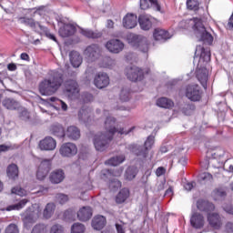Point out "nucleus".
Listing matches in <instances>:
<instances>
[{
    "instance_id": "1",
    "label": "nucleus",
    "mask_w": 233,
    "mask_h": 233,
    "mask_svg": "<svg viewBox=\"0 0 233 233\" xmlns=\"http://www.w3.org/2000/svg\"><path fill=\"white\" fill-rule=\"evenodd\" d=\"M65 83L63 73L54 71L39 84V92L42 96H53Z\"/></svg>"
},
{
    "instance_id": "2",
    "label": "nucleus",
    "mask_w": 233,
    "mask_h": 233,
    "mask_svg": "<svg viewBox=\"0 0 233 233\" xmlns=\"http://www.w3.org/2000/svg\"><path fill=\"white\" fill-rule=\"evenodd\" d=\"M84 57L87 63H96L103 57V47L99 44H91L84 50Z\"/></svg>"
},
{
    "instance_id": "3",
    "label": "nucleus",
    "mask_w": 233,
    "mask_h": 233,
    "mask_svg": "<svg viewBox=\"0 0 233 233\" xmlns=\"http://www.w3.org/2000/svg\"><path fill=\"white\" fill-rule=\"evenodd\" d=\"M154 146V136H149L146 140L144 146H137V145H129L128 150L136 154L138 157H142V159L147 158L148 156V151Z\"/></svg>"
},
{
    "instance_id": "4",
    "label": "nucleus",
    "mask_w": 233,
    "mask_h": 233,
    "mask_svg": "<svg viewBox=\"0 0 233 233\" xmlns=\"http://www.w3.org/2000/svg\"><path fill=\"white\" fill-rule=\"evenodd\" d=\"M194 30L195 35L199 41H202V43H207L208 45H212L214 37L207 31V28L201 20L195 19Z\"/></svg>"
},
{
    "instance_id": "5",
    "label": "nucleus",
    "mask_w": 233,
    "mask_h": 233,
    "mask_svg": "<svg viewBox=\"0 0 233 233\" xmlns=\"http://www.w3.org/2000/svg\"><path fill=\"white\" fill-rule=\"evenodd\" d=\"M112 139H114V137L109 136L106 133H97L93 139L96 150L98 152H105L110 146V141H112Z\"/></svg>"
},
{
    "instance_id": "6",
    "label": "nucleus",
    "mask_w": 233,
    "mask_h": 233,
    "mask_svg": "<svg viewBox=\"0 0 233 233\" xmlns=\"http://www.w3.org/2000/svg\"><path fill=\"white\" fill-rule=\"evenodd\" d=\"M127 40L131 46L138 48L140 52H143L144 54L148 52V40H147V37L141 35L130 34L127 36Z\"/></svg>"
},
{
    "instance_id": "7",
    "label": "nucleus",
    "mask_w": 233,
    "mask_h": 233,
    "mask_svg": "<svg viewBox=\"0 0 233 233\" xmlns=\"http://www.w3.org/2000/svg\"><path fill=\"white\" fill-rule=\"evenodd\" d=\"M105 128L106 132L105 134H107V136H111V137H114V134L116 132H118L121 136L125 134L127 136V134H130L131 130H134V127H131L129 130H125V128H116V118L113 116H107L105 121Z\"/></svg>"
},
{
    "instance_id": "8",
    "label": "nucleus",
    "mask_w": 233,
    "mask_h": 233,
    "mask_svg": "<svg viewBox=\"0 0 233 233\" xmlns=\"http://www.w3.org/2000/svg\"><path fill=\"white\" fill-rule=\"evenodd\" d=\"M126 76L129 81L136 83V81H143L145 73L143 72V69L133 66L126 68Z\"/></svg>"
},
{
    "instance_id": "9",
    "label": "nucleus",
    "mask_w": 233,
    "mask_h": 233,
    "mask_svg": "<svg viewBox=\"0 0 233 233\" xmlns=\"http://www.w3.org/2000/svg\"><path fill=\"white\" fill-rule=\"evenodd\" d=\"M186 97L190 101H199L201 99V87L198 85H188L186 86Z\"/></svg>"
},
{
    "instance_id": "10",
    "label": "nucleus",
    "mask_w": 233,
    "mask_h": 233,
    "mask_svg": "<svg viewBox=\"0 0 233 233\" xmlns=\"http://www.w3.org/2000/svg\"><path fill=\"white\" fill-rule=\"evenodd\" d=\"M52 169V159H44L41 161L38 170L36 172V177L40 181H43L46 176H48V172Z\"/></svg>"
},
{
    "instance_id": "11",
    "label": "nucleus",
    "mask_w": 233,
    "mask_h": 233,
    "mask_svg": "<svg viewBox=\"0 0 233 233\" xmlns=\"http://www.w3.org/2000/svg\"><path fill=\"white\" fill-rule=\"evenodd\" d=\"M60 156L62 157H74L77 154V146L74 143H65L60 147Z\"/></svg>"
},
{
    "instance_id": "12",
    "label": "nucleus",
    "mask_w": 233,
    "mask_h": 233,
    "mask_svg": "<svg viewBox=\"0 0 233 233\" xmlns=\"http://www.w3.org/2000/svg\"><path fill=\"white\" fill-rule=\"evenodd\" d=\"M106 48L111 54H119L123 52L125 44L119 39H111L106 43Z\"/></svg>"
},
{
    "instance_id": "13",
    "label": "nucleus",
    "mask_w": 233,
    "mask_h": 233,
    "mask_svg": "<svg viewBox=\"0 0 233 233\" xmlns=\"http://www.w3.org/2000/svg\"><path fill=\"white\" fill-rule=\"evenodd\" d=\"M94 85L96 88H106L110 85V77L106 73L99 72L95 76Z\"/></svg>"
},
{
    "instance_id": "14",
    "label": "nucleus",
    "mask_w": 233,
    "mask_h": 233,
    "mask_svg": "<svg viewBox=\"0 0 233 233\" xmlns=\"http://www.w3.org/2000/svg\"><path fill=\"white\" fill-rule=\"evenodd\" d=\"M65 93L68 97H74L76 94H79V88L77 86V82L75 79H67L64 83Z\"/></svg>"
},
{
    "instance_id": "15",
    "label": "nucleus",
    "mask_w": 233,
    "mask_h": 233,
    "mask_svg": "<svg viewBox=\"0 0 233 233\" xmlns=\"http://www.w3.org/2000/svg\"><path fill=\"white\" fill-rule=\"evenodd\" d=\"M23 222L25 227L27 225H34L37 219H39V211H34L32 208H28L23 215Z\"/></svg>"
},
{
    "instance_id": "16",
    "label": "nucleus",
    "mask_w": 233,
    "mask_h": 233,
    "mask_svg": "<svg viewBox=\"0 0 233 233\" xmlns=\"http://www.w3.org/2000/svg\"><path fill=\"white\" fill-rule=\"evenodd\" d=\"M208 221L211 228H214V230H220L221 227H223V219L218 213L208 214Z\"/></svg>"
},
{
    "instance_id": "17",
    "label": "nucleus",
    "mask_w": 233,
    "mask_h": 233,
    "mask_svg": "<svg viewBox=\"0 0 233 233\" xmlns=\"http://www.w3.org/2000/svg\"><path fill=\"white\" fill-rule=\"evenodd\" d=\"M190 225L193 228H203L205 227V217L199 212H192Z\"/></svg>"
},
{
    "instance_id": "18",
    "label": "nucleus",
    "mask_w": 233,
    "mask_h": 233,
    "mask_svg": "<svg viewBox=\"0 0 233 233\" xmlns=\"http://www.w3.org/2000/svg\"><path fill=\"white\" fill-rule=\"evenodd\" d=\"M18 21H20L21 25H25V26H29V28H32L35 32H39L37 28H40V30H45V26L41 25L39 22H35L34 18L30 17H19Z\"/></svg>"
},
{
    "instance_id": "19",
    "label": "nucleus",
    "mask_w": 233,
    "mask_h": 233,
    "mask_svg": "<svg viewBox=\"0 0 233 233\" xmlns=\"http://www.w3.org/2000/svg\"><path fill=\"white\" fill-rule=\"evenodd\" d=\"M57 142L52 137H46L39 142V148L41 150H56Z\"/></svg>"
},
{
    "instance_id": "20",
    "label": "nucleus",
    "mask_w": 233,
    "mask_h": 233,
    "mask_svg": "<svg viewBox=\"0 0 233 233\" xmlns=\"http://www.w3.org/2000/svg\"><path fill=\"white\" fill-rule=\"evenodd\" d=\"M197 78L202 85L203 88H207V83L208 81V70H207V67L199 66V64L198 65Z\"/></svg>"
},
{
    "instance_id": "21",
    "label": "nucleus",
    "mask_w": 233,
    "mask_h": 233,
    "mask_svg": "<svg viewBox=\"0 0 233 233\" xmlns=\"http://www.w3.org/2000/svg\"><path fill=\"white\" fill-rule=\"evenodd\" d=\"M49 132L51 136H55V137H58V139L66 137L65 127L59 123L52 124L49 127Z\"/></svg>"
},
{
    "instance_id": "22",
    "label": "nucleus",
    "mask_w": 233,
    "mask_h": 233,
    "mask_svg": "<svg viewBox=\"0 0 233 233\" xmlns=\"http://www.w3.org/2000/svg\"><path fill=\"white\" fill-rule=\"evenodd\" d=\"M123 26L128 30L136 28V26H137V15L134 14H127L123 18Z\"/></svg>"
},
{
    "instance_id": "23",
    "label": "nucleus",
    "mask_w": 233,
    "mask_h": 233,
    "mask_svg": "<svg viewBox=\"0 0 233 233\" xmlns=\"http://www.w3.org/2000/svg\"><path fill=\"white\" fill-rule=\"evenodd\" d=\"M197 208L200 212H212L215 210L216 207L208 200L198 199L197 201Z\"/></svg>"
},
{
    "instance_id": "24",
    "label": "nucleus",
    "mask_w": 233,
    "mask_h": 233,
    "mask_svg": "<svg viewBox=\"0 0 233 233\" xmlns=\"http://www.w3.org/2000/svg\"><path fill=\"white\" fill-rule=\"evenodd\" d=\"M65 180V171L62 169H56L53 171L49 176V181L53 183V185H59V183H63Z\"/></svg>"
},
{
    "instance_id": "25",
    "label": "nucleus",
    "mask_w": 233,
    "mask_h": 233,
    "mask_svg": "<svg viewBox=\"0 0 233 233\" xmlns=\"http://www.w3.org/2000/svg\"><path fill=\"white\" fill-rule=\"evenodd\" d=\"M153 36L155 41H160L161 43H165V41L170 39V34H168V31L161 28H156L154 30Z\"/></svg>"
},
{
    "instance_id": "26",
    "label": "nucleus",
    "mask_w": 233,
    "mask_h": 233,
    "mask_svg": "<svg viewBox=\"0 0 233 233\" xmlns=\"http://www.w3.org/2000/svg\"><path fill=\"white\" fill-rule=\"evenodd\" d=\"M199 52H200V58L198 63H201V61H203V63H209L210 51L208 49L206 50V48L202 47L201 46H198L195 52V56H199Z\"/></svg>"
},
{
    "instance_id": "27",
    "label": "nucleus",
    "mask_w": 233,
    "mask_h": 233,
    "mask_svg": "<svg viewBox=\"0 0 233 233\" xmlns=\"http://www.w3.org/2000/svg\"><path fill=\"white\" fill-rule=\"evenodd\" d=\"M92 117V109L90 107L83 106L78 112V119L81 123H89Z\"/></svg>"
},
{
    "instance_id": "28",
    "label": "nucleus",
    "mask_w": 233,
    "mask_h": 233,
    "mask_svg": "<svg viewBox=\"0 0 233 233\" xmlns=\"http://www.w3.org/2000/svg\"><path fill=\"white\" fill-rule=\"evenodd\" d=\"M58 34L61 37H70L76 34V27L72 24H66L60 27Z\"/></svg>"
},
{
    "instance_id": "29",
    "label": "nucleus",
    "mask_w": 233,
    "mask_h": 233,
    "mask_svg": "<svg viewBox=\"0 0 233 233\" xmlns=\"http://www.w3.org/2000/svg\"><path fill=\"white\" fill-rule=\"evenodd\" d=\"M92 218V208L90 207H83L77 212V219L79 221H88Z\"/></svg>"
},
{
    "instance_id": "30",
    "label": "nucleus",
    "mask_w": 233,
    "mask_h": 233,
    "mask_svg": "<svg viewBox=\"0 0 233 233\" xmlns=\"http://www.w3.org/2000/svg\"><path fill=\"white\" fill-rule=\"evenodd\" d=\"M138 25L141 30L148 31L152 28V19L147 15H140L138 16Z\"/></svg>"
},
{
    "instance_id": "31",
    "label": "nucleus",
    "mask_w": 233,
    "mask_h": 233,
    "mask_svg": "<svg viewBox=\"0 0 233 233\" xmlns=\"http://www.w3.org/2000/svg\"><path fill=\"white\" fill-rule=\"evenodd\" d=\"M66 137L73 141H77L81 137V131L76 126H70L66 131Z\"/></svg>"
},
{
    "instance_id": "32",
    "label": "nucleus",
    "mask_w": 233,
    "mask_h": 233,
    "mask_svg": "<svg viewBox=\"0 0 233 233\" xmlns=\"http://www.w3.org/2000/svg\"><path fill=\"white\" fill-rule=\"evenodd\" d=\"M2 105L7 110H19L21 108V104L14 98H5L2 101Z\"/></svg>"
},
{
    "instance_id": "33",
    "label": "nucleus",
    "mask_w": 233,
    "mask_h": 233,
    "mask_svg": "<svg viewBox=\"0 0 233 233\" xmlns=\"http://www.w3.org/2000/svg\"><path fill=\"white\" fill-rule=\"evenodd\" d=\"M106 225V218L104 216L98 215L92 220V227L95 230H102Z\"/></svg>"
},
{
    "instance_id": "34",
    "label": "nucleus",
    "mask_w": 233,
    "mask_h": 233,
    "mask_svg": "<svg viewBox=\"0 0 233 233\" xmlns=\"http://www.w3.org/2000/svg\"><path fill=\"white\" fill-rule=\"evenodd\" d=\"M69 59L74 68H79V66H81V63H83V57H81V55L77 51L70 52Z\"/></svg>"
},
{
    "instance_id": "35",
    "label": "nucleus",
    "mask_w": 233,
    "mask_h": 233,
    "mask_svg": "<svg viewBox=\"0 0 233 233\" xmlns=\"http://www.w3.org/2000/svg\"><path fill=\"white\" fill-rule=\"evenodd\" d=\"M7 177L9 179H17L19 177V167L15 164H11L6 169Z\"/></svg>"
},
{
    "instance_id": "36",
    "label": "nucleus",
    "mask_w": 233,
    "mask_h": 233,
    "mask_svg": "<svg viewBox=\"0 0 233 233\" xmlns=\"http://www.w3.org/2000/svg\"><path fill=\"white\" fill-rule=\"evenodd\" d=\"M157 105L160 106V108H172L174 102L167 97H160L157 100Z\"/></svg>"
},
{
    "instance_id": "37",
    "label": "nucleus",
    "mask_w": 233,
    "mask_h": 233,
    "mask_svg": "<svg viewBox=\"0 0 233 233\" xmlns=\"http://www.w3.org/2000/svg\"><path fill=\"white\" fill-rule=\"evenodd\" d=\"M80 33L85 37H87V39H99L101 37L102 34L99 32H94L89 29H81Z\"/></svg>"
},
{
    "instance_id": "38",
    "label": "nucleus",
    "mask_w": 233,
    "mask_h": 233,
    "mask_svg": "<svg viewBox=\"0 0 233 233\" xmlns=\"http://www.w3.org/2000/svg\"><path fill=\"white\" fill-rule=\"evenodd\" d=\"M126 159L125 155H119L116 157H111L109 160L106 162V165H110L111 167H117L118 165H121Z\"/></svg>"
},
{
    "instance_id": "39",
    "label": "nucleus",
    "mask_w": 233,
    "mask_h": 233,
    "mask_svg": "<svg viewBox=\"0 0 233 233\" xmlns=\"http://www.w3.org/2000/svg\"><path fill=\"white\" fill-rule=\"evenodd\" d=\"M54 212H56V204L48 203L44 209V218L50 219L54 216Z\"/></svg>"
},
{
    "instance_id": "40",
    "label": "nucleus",
    "mask_w": 233,
    "mask_h": 233,
    "mask_svg": "<svg viewBox=\"0 0 233 233\" xmlns=\"http://www.w3.org/2000/svg\"><path fill=\"white\" fill-rule=\"evenodd\" d=\"M27 203H28L27 199H22L17 204L8 206L6 208V210L7 212H10L11 210H21V208H24Z\"/></svg>"
},
{
    "instance_id": "41",
    "label": "nucleus",
    "mask_w": 233,
    "mask_h": 233,
    "mask_svg": "<svg viewBox=\"0 0 233 233\" xmlns=\"http://www.w3.org/2000/svg\"><path fill=\"white\" fill-rule=\"evenodd\" d=\"M128 199V189H122L116 196V203H125Z\"/></svg>"
},
{
    "instance_id": "42",
    "label": "nucleus",
    "mask_w": 233,
    "mask_h": 233,
    "mask_svg": "<svg viewBox=\"0 0 233 233\" xmlns=\"http://www.w3.org/2000/svg\"><path fill=\"white\" fill-rule=\"evenodd\" d=\"M31 233H48V228L45 224H36L33 227Z\"/></svg>"
},
{
    "instance_id": "43",
    "label": "nucleus",
    "mask_w": 233,
    "mask_h": 233,
    "mask_svg": "<svg viewBox=\"0 0 233 233\" xmlns=\"http://www.w3.org/2000/svg\"><path fill=\"white\" fill-rule=\"evenodd\" d=\"M115 65H116V60L114 58H110L108 56H106L103 59L101 66H103V68H114Z\"/></svg>"
},
{
    "instance_id": "44",
    "label": "nucleus",
    "mask_w": 233,
    "mask_h": 233,
    "mask_svg": "<svg viewBox=\"0 0 233 233\" xmlns=\"http://www.w3.org/2000/svg\"><path fill=\"white\" fill-rule=\"evenodd\" d=\"M136 176H137V169H136V167H128L126 170V179H127L128 181H132V179H135Z\"/></svg>"
},
{
    "instance_id": "45",
    "label": "nucleus",
    "mask_w": 233,
    "mask_h": 233,
    "mask_svg": "<svg viewBox=\"0 0 233 233\" xmlns=\"http://www.w3.org/2000/svg\"><path fill=\"white\" fill-rule=\"evenodd\" d=\"M85 225L81 223H75L71 227V233H85Z\"/></svg>"
},
{
    "instance_id": "46",
    "label": "nucleus",
    "mask_w": 233,
    "mask_h": 233,
    "mask_svg": "<svg viewBox=\"0 0 233 233\" xmlns=\"http://www.w3.org/2000/svg\"><path fill=\"white\" fill-rule=\"evenodd\" d=\"M187 6L188 10H199V1L198 0H187Z\"/></svg>"
},
{
    "instance_id": "47",
    "label": "nucleus",
    "mask_w": 233,
    "mask_h": 233,
    "mask_svg": "<svg viewBox=\"0 0 233 233\" xmlns=\"http://www.w3.org/2000/svg\"><path fill=\"white\" fill-rule=\"evenodd\" d=\"M56 203H59L60 205H65L68 201L67 195H65L63 193H58L56 195Z\"/></svg>"
},
{
    "instance_id": "48",
    "label": "nucleus",
    "mask_w": 233,
    "mask_h": 233,
    "mask_svg": "<svg viewBox=\"0 0 233 233\" xmlns=\"http://www.w3.org/2000/svg\"><path fill=\"white\" fill-rule=\"evenodd\" d=\"M195 110L196 106L190 104L185 105L184 108H182V112L183 114H185V116H190V114H192V112H194Z\"/></svg>"
},
{
    "instance_id": "49",
    "label": "nucleus",
    "mask_w": 233,
    "mask_h": 233,
    "mask_svg": "<svg viewBox=\"0 0 233 233\" xmlns=\"http://www.w3.org/2000/svg\"><path fill=\"white\" fill-rule=\"evenodd\" d=\"M11 192L12 194H16V196H20L21 198L27 194L26 190L20 187H13Z\"/></svg>"
},
{
    "instance_id": "50",
    "label": "nucleus",
    "mask_w": 233,
    "mask_h": 233,
    "mask_svg": "<svg viewBox=\"0 0 233 233\" xmlns=\"http://www.w3.org/2000/svg\"><path fill=\"white\" fill-rule=\"evenodd\" d=\"M50 233H65V228L61 224H55L50 228Z\"/></svg>"
},
{
    "instance_id": "51",
    "label": "nucleus",
    "mask_w": 233,
    "mask_h": 233,
    "mask_svg": "<svg viewBox=\"0 0 233 233\" xmlns=\"http://www.w3.org/2000/svg\"><path fill=\"white\" fill-rule=\"evenodd\" d=\"M5 233H19V227L15 224H9L5 228Z\"/></svg>"
},
{
    "instance_id": "52",
    "label": "nucleus",
    "mask_w": 233,
    "mask_h": 233,
    "mask_svg": "<svg viewBox=\"0 0 233 233\" xmlns=\"http://www.w3.org/2000/svg\"><path fill=\"white\" fill-rule=\"evenodd\" d=\"M149 2L151 5V8H153V10H156V12H160L161 14H163V9H161V4H159L157 0H149Z\"/></svg>"
},
{
    "instance_id": "53",
    "label": "nucleus",
    "mask_w": 233,
    "mask_h": 233,
    "mask_svg": "<svg viewBox=\"0 0 233 233\" xmlns=\"http://www.w3.org/2000/svg\"><path fill=\"white\" fill-rule=\"evenodd\" d=\"M109 188L116 190V188H121V182L117 178L111 179L109 181Z\"/></svg>"
},
{
    "instance_id": "54",
    "label": "nucleus",
    "mask_w": 233,
    "mask_h": 233,
    "mask_svg": "<svg viewBox=\"0 0 233 233\" xmlns=\"http://www.w3.org/2000/svg\"><path fill=\"white\" fill-rule=\"evenodd\" d=\"M120 99L124 102L130 100V92L127 89H122L120 92Z\"/></svg>"
},
{
    "instance_id": "55",
    "label": "nucleus",
    "mask_w": 233,
    "mask_h": 233,
    "mask_svg": "<svg viewBox=\"0 0 233 233\" xmlns=\"http://www.w3.org/2000/svg\"><path fill=\"white\" fill-rule=\"evenodd\" d=\"M19 117L23 120V121H28V119H30V113H28V110L22 108Z\"/></svg>"
},
{
    "instance_id": "56",
    "label": "nucleus",
    "mask_w": 233,
    "mask_h": 233,
    "mask_svg": "<svg viewBox=\"0 0 233 233\" xmlns=\"http://www.w3.org/2000/svg\"><path fill=\"white\" fill-rule=\"evenodd\" d=\"M213 177L212 174L210 173H202L199 176V180L200 181H212Z\"/></svg>"
},
{
    "instance_id": "57",
    "label": "nucleus",
    "mask_w": 233,
    "mask_h": 233,
    "mask_svg": "<svg viewBox=\"0 0 233 233\" xmlns=\"http://www.w3.org/2000/svg\"><path fill=\"white\" fill-rule=\"evenodd\" d=\"M82 99L84 103H91V101H94V96L90 93H84Z\"/></svg>"
},
{
    "instance_id": "58",
    "label": "nucleus",
    "mask_w": 233,
    "mask_h": 233,
    "mask_svg": "<svg viewBox=\"0 0 233 233\" xmlns=\"http://www.w3.org/2000/svg\"><path fill=\"white\" fill-rule=\"evenodd\" d=\"M42 32H45L46 37L48 39H51L52 41H55V43H57V38H56V35H54L50 31H48V28L45 27V29H40Z\"/></svg>"
},
{
    "instance_id": "59",
    "label": "nucleus",
    "mask_w": 233,
    "mask_h": 233,
    "mask_svg": "<svg viewBox=\"0 0 233 233\" xmlns=\"http://www.w3.org/2000/svg\"><path fill=\"white\" fill-rule=\"evenodd\" d=\"M150 7V0H140L141 10H148Z\"/></svg>"
},
{
    "instance_id": "60",
    "label": "nucleus",
    "mask_w": 233,
    "mask_h": 233,
    "mask_svg": "<svg viewBox=\"0 0 233 233\" xmlns=\"http://www.w3.org/2000/svg\"><path fill=\"white\" fill-rule=\"evenodd\" d=\"M214 194L217 198H225L227 196V192L223 190L222 188H218L214 191Z\"/></svg>"
},
{
    "instance_id": "61",
    "label": "nucleus",
    "mask_w": 233,
    "mask_h": 233,
    "mask_svg": "<svg viewBox=\"0 0 233 233\" xmlns=\"http://www.w3.org/2000/svg\"><path fill=\"white\" fill-rule=\"evenodd\" d=\"M166 173H167V169L163 167H159L156 170V176H157V177H161V176H165Z\"/></svg>"
},
{
    "instance_id": "62",
    "label": "nucleus",
    "mask_w": 233,
    "mask_h": 233,
    "mask_svg": "<svg viewBox=\"0 0 233 233\" xmlns=\"http://www.w3.org/2000/svg\"><path fill=\"white\" fill-rule=\"evenodd\" d=\"M194 187H196V182H194V181L187 182L184 185V188H185V190H187V192H190V190H192V188H194Z\"/></svg>"
},
{
    "instance_id": "63",
    "label": "nucleus",
    "mask_w": 233,
    "mask_h": 233,
    "mask_svg": "<svg viewBox=\"0 0 233 233\" xmlns=\"http://www.w3.org/2000/svg\"><path fill=\"white\" fill-rule=\"evenodd\" d=\"M148 177H150V173L148 174H145L142 178H141V183L142 185H144V187H147L148 186Z\"/></svg>"
},
{
    "instance_id": "64",
    "label": "nucleus",
    "mask_w": 233,
    "mask_h": 233,
    "mask_svg": "<svg viewBox=\"0 0 233 233\" xmlns=\"http://www.w3.org/2000/svg\"><path fill=\"white\" fill-rule=\"evenodd\" d=\"M226 231L228 233L233 232V223L232 222H228L226 224Z\"/></svg>"
}]
</instances>
